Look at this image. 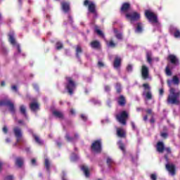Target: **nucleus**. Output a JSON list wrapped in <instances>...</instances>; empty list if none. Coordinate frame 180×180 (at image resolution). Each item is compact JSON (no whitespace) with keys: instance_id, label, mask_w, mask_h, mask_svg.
Segmentation results:
<instances>
[{"instance_id":"6e6d98bb","label":"nucleus","mask_w":180,"mask_h":180,"mask_svg":"<svg viewBox=\"0 0 180 180\" xmlns=\"http://www.w3.org/2000/svg\"><path fill=\"white\" fill-rule=\"evenodd\" d=\"M3 131H4V133H8V128H6V127H4L3 128Z\"/></svg>"},{"instance_id":"338daca9","label":"nucleus","mask_w":180,"mask_h":180,"mask_svg":"<svg viewBox=\"0 0 180 180\" xmlns=\"http://www.w3.org/2000/svg\"><path fill=\"white\" fill-rule=\"evenodd\" d=\"M1 86H5V82H1Z\"/></svg>"},{"instance_id":"69168bd1","label":"nucleus","mask_w":180,"mask_h":180,"mask_svg":"<svg viewBox=\"0 0 180 180\" xmlns=\"http://www.w3.org/2000/svg\"><path fill=\"white\" fill-rule=\"evenodd\" d=\"M150 123H154L155 120H154V118H151L150 120Z\"/></svg>"},{"instance_id":"20e7f679","label":"nucleus","mask_w":180,"mask_h":180,"mask_svg":"<svg viewBox=\"0 0 180 180\" xmlns=\"http://www.w3.org/2000/svg\"><path fill=\"white\" fill-rule=\"evenodd\" d=\"M118 122L121 123V124H126V120H127V117H129V112L127 111H122L119 115L116 116Z\"/></svg>"},{"instance_id":"dca6fc26","label":"nucleus","mask_w":180,"mask_h":180,"mask_svg":"<svg viewBox=\"0 0 180 180\" xmlns=\"http://www.w3.org/2000/svg\"><path fill=\"white\" fill-rule=\"evenodd\" d=\"M122 63V58L120 57H115V59L114 60V68H116V70H119L120 68V64Z\"/></svg>"},{"instance_id":"c85d7f7f","label":"nucleus","mask_w":180,"mask_h":180,"mask_svg":"<svg viewBox=\"0 0 180 180\" xmlns=\"http://www.w3.org/2000/svg\"><path fill=\"white\" fill-rule=\"evenodd\" d=\"M141 32H143L142 25H141V23H138L136 29V33H141Z\"/></svg>"},{"instance_id":"c756f323","label":"nucleus","mask_w":180,"mask_h":180,"mask_svg":"<svg viewBox=\"0 0 180 180\" xmlns=\"http://www.w3.org/2000/svg\"><path fill=\"white\" fill-rule=\"evenodd\" d=\"M79 53H82V49H81V46L79 45H78L76 47V56L77 57V58H79Z\"/></svg>"},{"instance_id":"052dcab7","label":"nucleus","mask_w":180,"mask_h":180,"mask_svg":"<svg viewBox=\"0 0 180 180\" xmlns=\"http://www.w3.org/2000/svg\"><path fill=\"white\" fill-rule=\"evenodd\" d=\"M71 115H75V111L72 109L70 110Z\"/></svg>"},{"instance_id":"9d476101","label":"nucleus","mask_w":180,"mask_h":180,"mask_svg":"<svg viewBox=\"0 0 180 180\" xmlns=\"http://www.w3.org/2000/svg\"><path fill=\"white\" fill-rule=\"evenodd\" d=\"M141 76L143 79H148V78H150V72L148 68L146 65H142Z\"/></svg>"},{"instance_id":"473e14b6","label":"nucleus","mask_w":180,"mask_h":180,"mask_svg":"<svg viewBox=\"0 0 180 180\" xmlns=\"http://www.w3.org/2000/svg\"><path fill=\"white\" fill-rule=\"evenodd\" d=\"M107 164H108V167H112V165H113V164H115V161H113L112 158H108L107 159Z\"/></svg>"},{"instance_id":"c03bdc74","label":"nucleus","mask_w":180,"mask_h":180,"mask_svg":"<svg viewBox=\"0 0 180 180\" xmlns=\"http://www.w3.org/2000/svg\"><path fill=\"white\" fill-rule=\"evenodd\" d=\"M11 89L12 91H13L14 92H18V87L15 85L11 86Z\"/></svg>"},{"instance_id":"7c9ffc66","label":"nucleus","mask_w":180,"mask_h":180,"mask_svg":"<svg viewBox=\"0 0 180 180\" xmlns=\"http://www.w3.org/2000/svg\"><path fill=\"white\" fill-rule=\"evenodd\" d=\"M146 58H147L149 64H151L152 59H151V52L150 51L146 52Z\"/></svg>"},{"instance_id":"2f4dec72","label":"nucleus","mask_w":180,"mask_h":180,"mask_svg":"<svg viewBox=\"0 0 180 180\" xmlns=\"http://www.w3.org/2000/svg\"><path fill=\"white\" fill-rule=\"evenodd\" d=\"M36 143H37L38 144H43V141H41V140H40V138H39V136H37V135L33 134L32 135Z\"/></svg>"},{"instance_id":"423d86ee","label":"nucleus","mask_w":180,"mask_h":180,"mask_svg":"<svg viewBox=\"0 0 180 180\" xmlns=\"http://www.w3.org/2000/svg\"><path fill=\"white\" fill-rule=\"evenodd\" d=\"M14 134L17 139V142L15 143V146H18L19 143L23 142V138H22V129L18 127H15L13 129Z\"/></svg>"},{"instance_id":"0eeeda50","label":"nucleus","mask_w":180,"mask_h":180,"mask_svg":"<svg viewBox=\"0 0 180 180\" xmlns=\"http://www.w3.org/2000/svg\"><path fill=\"white\" fill-rule=\"evenodd\" d=\"M145 15L147 19H148L149 22H151L152 23H158V19L157 18V15L154 13L146 10L145 11Z\"/></svg>"},{"instance_id":"4be33fe9","label":"nucleus","mask_w":180,"mask_h":180,"mask_svg":"<svg viewBox=\"0 0 180 180\" xmlns=\"http://www.w3.org/2000/svg\"><path fill=\"white\" fill-rule=\"evenodd\" d=\"M61 6L63 11L65 12H68V11H70V4L68 3L62 2Z\"/></svg>"},{"instance_id":"6e6552de","label":"nucleus","mask_w":180,"mask_h":180,"mask_svg":"<svg viewBox=\"0 0 180 180\" xmlns=\"http://www.w3.org/2000/svg\"><path fill=\"white\" fill-rule=\"evenodd\" d=\"M91 150L94 153H101L102 151V143L101 140L94 141L91 145Z\"/></svg>"},{"instance_id":"ea45409f","label":"nucleus","mask_w":180,"mask_h":180,"mask_svg":"<svg viewBox=\"0 0 180 180\" xmlns=\"http://www.w3.org/2000/svg\"><path fill=\"white\" fill-rule=\"evenodd\" d=\"M166 74L167 75H169V76L172 75V72H171V70H169V66H167L166 68Z\"/></svg>"},{"instance_id":"f257e3e1","label":"nucleus","mask_w":180,"mask_h":180,"mask_svg":"<svg viewBox=\"0 0 180 180\" xmlns=\"http://www.w3.org/2000/svg\"><path fill=\"white\" fill-rule=\"evenodd\" d=\"M179 77L174 75L172 79L167 80L168 86H169V95L167 98V103L171 105H179L180 104V90L176 91L172 88V85H179Z\"/></svg>"},{"instance_id":"de8ad7c7","label":"nucleus","mask_w":180,"mask_h":180,"mask_svg":"<svg viewBox=\"0 0 180 180\" xmlns=\"http://www.w3.org/2000/svg\"><path fill=\"white\" fill-rule=\"evenodd\" d=\"M98 67H103V62L99 60L98 63Z\"/></svg>"},{"instance_id":"7ed1b4c3","label":"nucleus","mask_w":180,"mask_h":180,"mask_svg":"<svg viewBox=\"0 0 180 180\" xmlns=\"http://www.w3.org/2000/svg\"><path fill=\"white\" fill-rule=\"evenodd\" d=\"M143 86L145 89L143 95L144 96L146 103H147V101L153 99V94L150 91V85L148 84H143Z\"/></svg>"},{"instance_id":"f704fd0d","label":"nucleus","mask_w":180,"mask_h":180,"mask_svg":"<svg viewBox=\"0 0 180 180\" xmlns=\"http://www.w3.org/2000/svg\"><path fill=\"white\" fill-rule=\"evenodd\" d=\"M45 167L47 171L50 169V162L49 161V159H47L46 158H45Z\"/></svg>"},{"instance_id":"5701e85b","label":"nucleus","mask_w":180,"mask_h":180,"mask_svg":"<svg viewBox=\"0 0 180 180\" xmlns=\"http://www.w3.org/2000/svg\"><path fill=\"white\" fill-rule=\"evenodd\" d=\"M15 165L21 168L23 166V159L22 158H18L15 160Z\"/></svg>"},{"instance_id":"4468645a","label":"nucleus","mask_w":180,"mask_h":180,"mask_svg":"<svg viewBox=\"0 0 180 180\" xmlns=\"http://www.w3.org/2000/svg\"><path fill=\"white\" fill-rule=\"evenodd\" d=\"M166 169L168 171V172H169L171 175H175V165L173 164H167Z\"/></svg>"},{"instance_id":"c9c22d12","label":"nucleus","mask_w":180,"mask_h":180,"mask_svg":"<svg viewBox=\"0 0 180 180\" xmlns=\"http://www.w3.org/2000/svg\"><path fill=\"white\" fill-rule=\"evenodd\" d=\"M117 144L120 150L123 151V153H124V145L123 144V143H122V141H118Z\"/></svg>"},{"instance_id":"412c9836","label":"nucleus","mask_w":180,"mask_h":180,"mask_svg":"<svg viewBox=\"0 0 180 180\" xmlns=\"http://www.w3.org/2000/svg\"><path fill=\"white\" fill-rule=\"evenodd\" d=\"M118 104L120 106H124L126 105V98H124V96H120L118 98Z\"/></svg>"},{"instance_id":"0e129e2a","label":"nucleus","mask_w":180,"mask_h":180,"mask_svg":"<svg viewBox=\"0 0 180 180\" xmlns=\"http://www.w3.org/2000/svg\"><path fill=\"white\" fill-rule=\"evenodd\" d=\"M18 124H23V121L22 120H19L18 121Z\"/></svg>"},{"instance_id":"ddd939ff","label":"nucleus","mask_w":180,"mask_h":180,"mask_svg":"<svg viewBox=\"0 0 180 180\" xmlns=\"http://www.w3.org/2000/svg\"><path fill=\"white\" fill-rule=\"evenodd\" d=\"M126 16L128 19H130L131 22H134V20H139L140 19V14L136 12L127 13Z\"/></svg>"},{"instance_id":"bb28decb","label":"nucleus","mask_w":180,"mask_h":180,"mask_svg":"<svg viewBox=\"0 0 180 180\" xmlns=\"http://www.w3.org/2000/svg\"><path fill=\"white\" fill-rule=\"evenodd\" d=\"M114 33L115 34V37H117L118 40H122V39H123V36L122 35V33L119 32L117 30L115 29Z\"/></svg>"},{"instance_id":"bf43d9fd","label":"nucleus","mask_w":180,"mask_h":180,"mask_svg":"<svg viewBox=\"0 0 180 180\" xmlns=\"http://www.w3.org/2000/svg\"><path fill=\"white\" fill-rule=\"evenodd\" d=\"M31 162H32V165H36V160L32 159Z\"/></svg>"},{"instance_id":"a878e982","label":"nucleus","mask_w":180,"mask_h":180,"mask_svg":"<svg viewBox=\"0 0 180 180\" xmlns=\"http://www.w3.org/2000/svg\"><path fill=\"white\" fill-rule=\"evenodd\" d=\"M91 46L92 49H99V46H101V44L98 41H94L91 43Z\"/></svg>"},{"instance_id":"6ab92c4d","label":"nucleus","mask_w":180,"mask_h":180,"mask_svg":"<svg viewBox=\"0 0 180 180\" xmlns=\"http://www.w3.org/2000/svg\"><path fill=\"white\" fill-rule=\"evenodd\" d=\"M81 169L84 173L85 176L88 178L89 176V169L88 168V166L82 165Z\"/></svg>"},{"instance_id":"774afa93","label":"nucleus","mask_w":180,"mask_h":180,"mask_svg":"<svg viewBox=\"0 0 180 180\" xmlns=\"http://www.w3.org/2000/svg\"><path fill=\"white\" fill-rule=\"evenodd\" d=\"M105 122H109V120H102L101 121L102 123H105Z\"/></svg>"},{"instance_id":"39448f33","label":"nucleus","mask_w":180,"mask_h":180,"mask_svg":"<svg viewBox=\"0 0 180 180\" xmlns=\"http://www.w3.org/2000/svg\"><path fill=\"white\" fill-rule=\"evenodd\" d=\"M66 81L68 82L66 84V89H68L70 95H72L74 90L75 89V83L72 81L71 77H67Z\"/></svg>"},{"instance_id":"4d7b16f0","label":"nucleus","mask_w":180,"mask_h":180,"mask_svg":"<svg viewBox=\"0 0 180 180\" xmlns=\"http://www.w3.org/2000/svg\"><path fill=\"white\" fill-rule=\"evenodd\" d=\"M71 160H72V161H75V160H77V155H75V157L71 156Z\"/></svg>"},{"instance_id":"aec40b11","label":"nucleus","mask_w":180,"mask_h":180,"mask_svg":"<svg viewBox=\"0 0 180 180\" xmlns=\"http://www.w3.org/2000/svg\"><path fill=\"white\" fill-rule=\"evenodd\" d=\"M30 108L31 110H33V112H36L39 109V104L36 102L31 103L30 104Z\"/></svg>"},{"instance_id":"864d4df0","label":"nucleus","mask_w":180,"mask_h":180,"mask_svg":"<svg viewBox=\"0 0 180 180\" xmlns=\"http://www.w3.org/2000/svg\"><path fill=\"white\" fill-rule=\"evenodd\" d=\"M13 176H8L6 178V180H13Z\"/></svg>"},{"instance_id":"603ef678","label":"nucleus","mask_w":180,"mask_h":180,"mask_svg":"<svg viewBox=\"0 0 180 180\" xmlns=\"http://www.w3.org/2000/svg\"><path fill=\"white\" fill-rule=\"evenodd\" d=\"M105 91L106 92L110 91V87H109V86H105Z\"/></svg>"},{"instance_id":"cd10ccee","label":"nucleus","mask_w":180,"mask_h":180,"mask_svg":"<svg viewBox=\"0 0 180 180\" xmlns=\"http://www.w3.org/2000/svg\"><path fill=\"white\" fill-rule=\"evenodd\" d=\"M20 112L22 115H24L25 117L27 116V114L26 113V107H25V105L20 106Z\"/></svg>"},{"instance_id":"a19ab883","label":"nucleus","mask_w":180,"mask_h":180,"mask_svg":"<svg viewBox=\"0 0 180 180\" xmlns=\"http://www.w3.org/2000/svg\"><path fill=\"white\" fill-rule=\"evenodd\" d=\"M127 71H128V72H131V71H133V66L131 65H128Z\"/></svg>"},{"instance_id":"5fc2aeb1","label":"nucleus","mask_w":180,"mask_h":180,"mask_svg":"<svg viewBox=\"0 0 180 180\" xmlns=\"http://www.w3.org/2000/svg\"><path fill=\"white\" fill-rule=\"evenodd\" d=\"M131 127L133 130H136V125L134 124V122H131Z\"/></svg>"},{"instance_id":"13d9d810","label":"nucleus","mask_w":180,"mask_h":180,"mask_svg":"<svg viewBox=\"0 0 180 180\" xmlns=\"http://www.w3.org/2000/svg\"><path fill=\"white\" fill-rule=\"evenodd\" d=\"M81 117L83 120H86V116H85L84 115H82Z\"/></svg>"},{"instance_id":"1a4fd4ad","label":"nucleus","mask_w":180,"mask_h":180,"mask_svg":"<svg viewBox=\"0 0 180 180\" xmlns=\"http://www.w3.org/2000/svg\"><path fill=\"white\" fill-rule=\"evenodd\" d=\"M84 5V6H88L89 5V11L91 12V13H94V15H96V10L95 9L96 6L94 1H89L88 0H85Z\"/></svg>"},{"instance_id":"b1692460","label":"nucleus","mask_w":180,"mask_h":180,"mask_svg":"<svg viewBox=\"0 0 180 180\" xmlns=\"http://www.w3.org/2000/svg\"><path fill=\"white\" fill-rule=\"evenodd\" d=\"M53 115L56 116V117H58L59 119H63L64 115L63 112L58 111V110H55L53 112Z\"/></svg>"},{"instance_id":"e433bc0d","label":"nucleus","mask_w":180,"mask_h":180,"mask_svg":"<svg viewBox=\"0 0 180 180\" xmlns=\"http://www.w3.org/2000/svg\"><path fill=\"white\" fill-rule=\"evenodd\" d=\"M106 44L108 46V47H115V46H116V44H115L113 42V41H110V42L109 41H106Z\"/></svg>"},{"instance_id":"09e8293b","label":"nucleus","mask_w":180,"mask_h":180,"mask_svg":"<svg viewBox=\"0 0 180 180\" xmlns=\"http://www.w3.org/2000/svg\"><path fill=\"white\" fill-rule=\"evenodd\" d=\"M165 150L167 151L168 154H171V148H166Z\"/></svg>"},{"instance_id":"58836bf2","label":"nucleus","mask_w":180,"mask_h":180,"mask_svg":"<svg viewBox=\"0 0 180 180\" xmlns=\"http://www.w3.org/2000/svg\"><path fill=\"white\" fill-rule=\"evenodd\" d=\"M63 49V43L58 41L56 43V49L57 50H61Z\"/></svg>"},{"instance_id":"a211bd4d","label":"nucleus","mask_w":180,"mask_h":180,"mask_svg":"<svg viewBox=\"0 0 180 180\" xmlns=\"http://www.w3.org/2000/svg\"><path fill=\"white\" fill-rule=\"evenodd\" d=\"M117 134L118 137H126V131L123 129L117 128Z\"/></svg>"},{"instance_id":"f03ea898","label":"nucleus","mask_w":180,"mask_h":180,"mask_svg":"<svg viewBox=\"0 0 180 180\" xmlns=\"http://www.w3.org/2000/svg\"><path fill=\"white\" fill-rule=\"evenodd\" d=\"M0 106H7L11 113H15V105H13V103L8 98L0 100Z\"/></svg>"},{"instance_id":"680f3d73","label":"nucleus","mask_w":180,"mask_h":180,"mask_svg":"<svg viewBox=\"0 0 180 180\" xmlns=\"http://www.w3.org/2000/svg\"><path fill=\"white\" fill-rule=\"evenodd\" d=\"M148 119V117L147 116V115H145L144 117H143V120L146 122V121H147V120Z\"/></svg>"},{"instance_id":"37998d69","label":"nucleus","mask_w":180,"mask_h":180,"mask_svg":"<svg viewBox=\"0 0 180 180\" xmlns=\"http://www.w3.org/2000/svg\"><path fill=\"white\" fill-rule=\"evenodd\" d=\"M65 138L67 139L68 141H72L74 140V139L70 138L69 134H66Z\"/></svg>"},{"instance_id":"f3484780","label":"nucleus","mask_w":180,"mask_h":180,"mask_svg":"<svg viewBox=\"0 0 180 180\" xmlns=\"http://www.w3.org/2000/svg\"><path fill=\"white\" fill-rule=\"evenodd\" d=\"M157 150L158 153H163L164 150H165V148L164 146V143L158 142L157 144Z\"/></svg>"},{"instance_id":"2eb2a0df","label":"nucleus","mask_w":180,"mask_h":180,"mask_svg":"<svg viewBox=\"0 0 180 180\" xmlns=\"http://www.w3.org/2000/svg\"><path fill=\"white\" fill-rule=\"evenodd\" d=\"M170 32L171 33H174V36L176 39H180V31L176 29V27H170Z\"/></svg>"},{"instance_id":"393cba45","label":"nucleus","mask_w":180,"mask_h":180,"mask_svg":"<svg viewBox=\"0 0 180 180\" xmlns=\"http://www.w3.org/2000/svg\"><path fill=\"white\" fill-rule=\"evenodd\" d=\"M129 8H130V4L129 3H124L121 8V11L122 12H127Z\"/></svg>"},{"instance_id":"72a5a7b5","label":"nucleus","mask_w":180,"mask_h":180,"mask_svg":"<svg viewBox=\"0 0 180 180\" xmlns=\"http://www.w3.org/2000/svg\"><path fill=\"white\" fill-rule=\"evenodd\" d=\"M95 32L96 33H97V34H98V36H101V37H104L103 32H102L101 30L98 28V27L95 28Z\"/></svg>"},{"instance_id":"3c124183","label":"nucleus","mask_w":180,"mask_h":180,"mask_svg":"<svg viewBox=\"0 0 180 180\" xmlns=\"http://www.w3.org/2000/svg\"><path fill=\"white\" fill-rule=\"evenodd\" d=\"M161 136L164 138L166 139V137H167L168 134L167 133H162Z\"/></svg>"},{"instance_id":"79ce46f5","label":"nucleus","mask_w":180,"mask_h":180,"mask_svg":"<svg viewBox=\"0 0 180 180\" xmlns=\"http://www.w3.org/2000/svg\"><path fill=\"white\" fill-rule=\"evenodd\" d=\"M92 101H93V103H94V105H101V101L98 100L93 99Z\"/></svg>"},{"instance_id":"4c0bfd02","label":"nucleus","mask_w":180,"mask_h":180,"mask_svg":"<svg viewBox=\"0 0 180 180\" xmlns=\"http://www.w3.org/2000/svg\"><path fill=\"white\" fill-rule=\"evenodd\" d=\"M116 90L118 94H120V92H122V86L120 85V84L117 83L116 84Z\"/></svg>"},{"instance_id":"49530a36","label":"nucleus","mask_w":180,"mask_h":180,"mask_svg":"<svg viewBox=\"0 0 180 180\" xmlns=\"http://www.w3.org/2000/svg\"><path fill=\"white\" fill-rule=\"evenodd\" d=\"M150 179H151L152 180H157V175H155V174H151V175H150Z\"/></svg>"},{"instance_id":"e2e57ef3","label":"nucleus","mask_w":180,"mask_h":180,"mask_svg":"<svg viewBox=\"0 0 180 180\" xmlns=\"http://www.w3.org/2000/svg\"><path fill=\"white\" fill-rule=\"evenodd\" d=\"M34 88L35 89H39V86H37V84H34Z\"/></svg>"},{"instance_id":"8fccbe9b","label":"nucleus","mask_w":180,"mask_h":180,"mask_svg":"<svg viewBox=\"0 0 180 180\" xmlns=\"http://www.w3.org/2000/svg\"><path fill=\"white\" fill-rule=\"evenodd\" d=\"M146 113H148V115H153V110L151 109L146 110Z\"/></svg>"},{"instance_id":"9b49d317","label":"nucleus","mask_w":180,"mask_h":180,"mask_svg":"<svg viewBox=\"0 0 180 180\" xmlns=\"http://www.w3.org/2000/svg\"><path fill=\"white\" fill-rule=\"evenodd\" d=\"M8 36H9V41L11 43V44H13V46H15L18 53H20V46H19V44H16V41H15V37H14L15 33H13V32H11Z\"/></svg>"},{"instance_id":"a18cd8bd","label":"nucleus","mask_w":180,"mask_h":180,"mask_svg":"<svg viewBox=\"0 0 180 180\" xmlns=\"http://www.w3.org/2000/svg\"><path fill=\"white\" fill-rule=\"evenodd\" d=\"M159 95H160V96H162V95H164V89H160L159 90Z\"/></svg>"},{"instance_id":"f8f14e48","label":"nucleus","mask_w":180,"mask_h":180,"mask_svg":"<svg viewBox=\"0 0 180 180\" xmlns=\"http://www.w3.org/2000/svg\"><path fill=\"white\" fill-rule=\"evenodd\" d=\"M167 60L169 61L173 65H179V60L175 55L170 54L167 57Z\"/></svg>"}]
</instances>
